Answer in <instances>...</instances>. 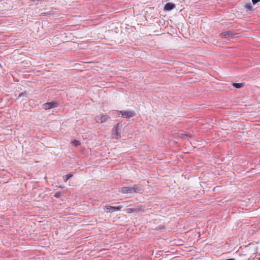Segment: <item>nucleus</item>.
<instances>
[{"label":"nucleus","mask_w":260,"mask_h":260,"mask_svg":"<svg viewBox=\"0 0 260 260\" xmlns=\"http://www.w3.org/2000/svg\"><path fill=\"white\" fill-rule=\"evenodd\" d=\"M142 190L140 186L134 185L133 186L123 187L121 188L120 191L123 193H133L139 192Z\"/></svg>","instance_id":"nucleus-1"},{"label":"nucleus","mask_w":260,"mask_h":260,"mask_svg":"<svg viewBox=\"0 0 260 260\" xmlns=\"http://www.w3.org/2000/svg\"><path fill=\"white\" fill-rule=\"evenodd\" d=\"M118 113L121 115L122 117L129 118L135 115V113L132 111H119Z\"/></svg>","instance_id":"nucleus-2"},{"label":"nucleus","mask_w":260,"mask_h":260,"mask_svg":"<svg viewBox=\"0 0 260 260\" xmlns=\"http://www.w3.org/2000/svg\"><path fill=\"white\" fill-rule=\"evenodd\" d=\"M123 206H106L105 207V209H106V212H111L115 211H119L123 207Z\"/></svg>","instance_id":"nucleus-3"},{"label":"nucleus","mask_w":260,"mask_h":260,"mask_svg":"<svg viewBox=\"0 0 260 260\" xmlns=\"http://www.w3.org/2000/svg\"><path fill=\"white\" fill-rule=\"evenodd\" d=\"M57 107V104L55 102H50L44 104L43 107L45 110L50 109L51 108Z\"/></svg>","instance_id":"nucleus-4"},{"label":"nucleus","mask_w":260,"mask_h":260,"mask_svg":"<svg viewBox=\"0 0 260 260\" xmlns=\"http://www.w3.org/2000/svg\"><path fill=\"white\" fill-rule=\"evenodd\" d=\"M109 118V117L107 115L101 114L96 117V122L98 123H103L107 120Z\"/></svg>","instance_id":"nucleus-5"},{"label":"nucleus","mask_w":260,"mask_h":260,"mask_svg":"<svg viewBox=\"0 0 260 260\" xmlns=\"http://www.w3.org/2000/svg\"><path fill=\"white\" fill-rule=\"evenodd\" d=\"M119 126V124H117L114 126L113 128V131L114 133L112 134V137L113 138H115L116 139H119L120 138V134L118 131V127Z\"/></svg>","instance_id":"nucleus-6"},{"label":"nucleus","mask_w":260,"mask_h":260,"mask_svg":"<svg viewBox=\"0 0 260 260\" xmlns=\"http://www.w3.org/2000/svg\"><path fill=\"white\" fill-rule=\"evenodd\" d=\"M126 212L127 213H131L133 212H138L139 211H141V207H137L136 208H127L125 209Z\"/></svg>","instance_id":"nucleus-7"},{"label":"nucleus","mask_w":260,"mask_h":260,"mask_svg":"<svg viewBox=\"0 0 260 260\" xmlns=\"http://www.w3.org/2000/svg\"><path fill=\"white\" fill-rule=\"evenodd\" d=\"M175 7V5L171 3H167L164 7L165 11H170L173 10Z\"/></svg>","instance_id":"nucleus-8"},{"label":"nucleus","mask_w":260,"mask_h":260,"mask_svg":"<svg viewBox=\"0 0 260 260\" xmlns=\"http://www.w3.org/2000/svg\"><path fill=\"white\" fill-rule=\"evenodd\" d=\"M220 35L222 38H228L230 37V36H233V34L231 31H228L223 32L221 33Z\"/></svg>","instance_id":"nucleus-9"},{"label":"nucleus","mask_w":260,"mask_h":260,"mask_svg":"<svg viewBox=\"0 0 260 260\" xmlns=\"http://www.w3.org/2000/svg\"><path fill=\"white\" fill-rule=\"evenodd\" d=\"M233 86L237 88H241L243 86V83H234L233 84Z\"/></svg>","instance_id":"nucleus-10"},{"label":"nucleus","mask_w":260,"mask_h":260,"mask_svg":"<svg viewBox=\"0 0 260 260\" xmlns=\"http://www.w3.org/2000/svg\"><path fill=\"white\" fill-rule=\"evenodd\" d=\"M72 176H73V175H72V174H67L63 176V179L65 182H67Z\"/></svg>","instance_id":"nucleus-11"},{"label":"nucleus","mask_w":260,"mask_h":260,"mask_svg":"<svg viewBox=\"0 0 260 260\" xmlns=\"http://www.w3.org/2000/svg\"><path fill=\"white\" fill-rule=\"evenodd\" d=\"M72 144H73L75 146H77L80 145V142L78 140H74L72 142Z\"/></svg>","instance_id":"nucleus-12"},{"label":"nucleus","mask_w":260,"mask_h":260,"mask_svg":"<svg viewBox=\"0 0 260 260\" xmlns=\"http://www.w3.org/2000/svg\"><path fill=\"white\" fill-rule=\"evenodd\" d=\"M61 195V193L60 192H56L54 194V197L56 198H58L60 197Z\"/></svg>","instance_id":"nucleus-13"},{"label":"nucleus","mask_w":260,"mask_h":260,"mask_svg":"<svg viewBox=\"0 0 260 260\" xmlns=\"http://www.w3.org/2000/svg\"><path fill=\"white\" fill-rule=\"evenodd\" d=\"M180 137L182 139H185V137H190V136L188 135H186V134H181Z\"/></svg>","instance_id":"nucleus-14"},{"label":"nucleus","mask_w":260,"mask_h":260,"mask_svg":"<svg viewBox=\"0 0 260 260\" xmlns=\"http://www.w3.org/2000/svg\"><path fill=\"white\" fill-rule=\"evenodd\" d=\"M245 7L246 8H247L249 10H252V7L250 5H246Z\"/></svg>","instance_id":"nucleus-15"},{"label":"nucleus","mask_w":260,"mask_h":260,"mask_svg":"<svg viewBox=\"0 0 260 260\" xmlns=\"http://www.w3.org/2000/svg\"><path fill=\"white\" fill-rule=\"evenodd\" d=\"M259 1H260V0H252V2L253 4H255L256 3H257V2H258Z\"/></svg>","instance_id":"nucleus-16"},{"label":"nucleus","mask_w":260,"mask_h":260,"mask_svg":"<svg viewBox=\"0 0 260 260\" xmlns=\"http://www.w3.org/2000/svg\"><path fill=\"white\" fill-rule=\"evenodd\" d=\"M227 260H234V259H227Z\"/></svg>","instance_id":"nucleus-17"},{"label":"nucleus","mask_w":260,"mask_h":260,"mask_svg":"<svg viewBox=\"0 0 260 260\" xmlns=\"http://www.w3.org/2000/svg\"><path fill=\"white\" fill-rule=\"evenodd\" d=\"M258 260H260V257L258 258Z\"/></svg>","instance_id":"nucleus-18"}]
</instances>
